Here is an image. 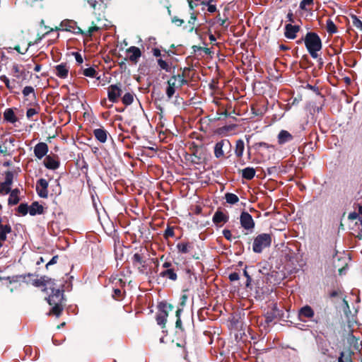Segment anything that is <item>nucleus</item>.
I'll return each mask as SVG.
<instances>
[{
    "label": "nucleus",
    "instance_id": "1",
    "mask_svg": "<svg viewBox=\"0 0 362 362\" xmlns=\"http://www.w3.org/2000/svg\"><path fill=\"white\" fill-rule=\"evenodd\" d=\"M49 290L51 291V294L48 296L47 300L49 305L53 306L49 315H54L59 317L63 310V291L61 290L59 286H56V285L52 286V288H49Z\"/></svg>",
    "mask_w": 362,
    "mask_h": 362
},
{
    "label": "nucleus",
    "instance_id": "2",
    "mask_svg": "<svg viewBox=\"0 0 362 362\" xmlns=\"http://www.w3.org/2000/svg\"><path fill=\"white\" fill-rule=\"evenodd\" d=\"M303 40L310 55L313 59H316L318 57V52L321 50L322 47V40L319 35L315 33L308 32Z\"/></svg>",
    "mask_w": 362,
    "mask_h": 362
},
{
    "label": "nucleus",
    "instance_id": "3",
    "mask_svg": "<svg viewBox=\"0 0 362 362\" xmlns=\"http://www.w3.org/2000/svg\"><path fill=\"white\" fill-rule=\"evenodd\" d=\"M272 244V236L268 233L258 235L253 241L252 250L255 253H261L264 249L269 247Z\"/></svg>",
    "mask_w": 362,
    "mask_h": 362
},
{
    "label": "nucleus",
    "instance_id": "4",
    "mask_svg": "<svg viewBox=\"0 0 362 362\" xmlns=\"http://www.w3.org/2000/svg\"><path fill=\"white\" fill-rule=\"evenodd\" d=\"M187 83L183 75H174L168 81V87L166 88V95L170 98L175 94V89Z\"/></svg>",
    "mask_w": 362,
    "mask_h": 362
},
{
    "label": "nucleus",
    "instance_id": "5",
    "mask_svg": "<svg viewBox=\"0 0 362 362\" xmlns=\"http://www.w3.org/2000/svg\"><path fill=\"white\" fill-rule=\"evenodd\" d=\"M13 180V174L11 171H6L5 173V180L0 183V194H7L11 189V185Z\"/></svg>",
    "mask_w": 362,
    "mask_h": 362
},
{
    "label": "nucleus",
    "instance_id": "6",
    "mask_svg": "<svg viewBox=\"0 0 362 362\" xmlns=\"http://www.w3.org/2000/svg\"><path fill=\"white\" fill-rule=\"evenodd\" d=\"M168 308L171 309L172 306L170 305H167L166 303H161L159 305V312L156 316V322L159 325L164 327L167 322V318L168 316Z\"/></svg>",
    "mask_w": 362,
    "mask_h": 362
},
{
    "label": "nucleus",
    "instance_id": "7",
    "mask_svg": "<svg viewBox=\"0 0 362 362\" xmlns=\"http://www.w3.org/2000/svg\"><path fill=\"white\" fill-rule=\"evenodd\" d=\"M240 222L241 226L247 230H252L255 228V222L252 216L245 211H243L240 214Z\"/></svg>",
    "mask_w": 362,
    "mask_h": 362
},
{
    "label": "nucleus",
    "instance_id": "8",
    "mask_svg": "<svg viewBox=\"0 0 362 362\" xmlns=\"http://www.w3.org/2000/svg\"><path fill=\"white\" fill-rule=\"evenodd\" d=\"M132 262L133 266L138 269L139 273H144L146 268V261L141 254L135 253L132 258Z\"/></svg>",
    "mask_w": 362,
    "mask_h": 362
},
{
    "label": "nucleus",
    "instance_id": "9",
    "mask_svg": "<svg viewBox=\"0 0 362 362\" xmlns=\"http://www.w3.org/2000/svg\"><path fill=\"white\" fill-rule=\"evenodd\" d=\"M126 52L128 54L129 60L134 64H136L141 57V49L135 46H131Z\"/></svg>",
    "mask_w": 362,
    "mask_h": 362
},
{
    "label": "nucleus",
    "instance_id": "10",
    "mask_svg": "<svg viewBox=\"0 0 362 362\" xmlns=\"http://www.w3.org/2000/svg\"><path fill=\"white\" fill-rule=\"evenodd\" d=\"M121 93L122 90L117 85H111L108 87L107 97L112 103H116Z\"/></svg>",
    "mask_w": 362,
    "mask_h": 362
},
{
    "label": "nucleus",
    "instance_id": "11",
    "mask_svg": "<svg viewBox=\"0 0 362 362\" xmlns=\"http://www.w3.org/2000/svg\"><path fill=\"white\" fill-rule=\"evenodd\" d=\"M34 284L36 286H45L44 291L47 292L49 288H52V286H55L56 283L54 279L43 276L35 280Z\"/></svg>",
    "mask_w": 362,
    "mask_h": 362
},
{
    "label": "nucleus",
    "instance_id": "12",
    "mask_svg": "<svg viewBox=\"0 0 362 362\" xmlns=\"http://www.w3.org/2000/svg\"><path fill=\"white\" fill-rule=\"evenodd\" d=\"M48 182L45 179L41 178L37 182L36 189L40 197L46 198L48 195Z\"/></svg>",
    "mask_w": 362,
    "mask_h": 362
},
{
    "label": "nucleus",
    "instance_id": "13",
    "mask_svg": "<svg viewBox=\"0 0 362 362\" xmlns=\"http://www.w3.org/2000/svg\"><path fill=\"white\" fill-rule=\"evenodd\" d=\"M299 30V25H293L291 23L286 24L285 26L284 35L287 39L293 40L296 37L297 33Z\"/></svg>",
    "mask_w": 362,
    "mask_h": 362
},
{
    "label": "nucleus",
    "instance_id": "14",
    "mask_svg": "<svg viewBox=\"0 0 362 362\" xmlns=\"http://www.w3.org/2000/svg\"><path fill=\"white\" fill-rule=\"evenodd\" d=\"M48 149L46 143L40 142L34 147V154L38 159H42L47 153Z\"/></svg>",
    "mask_w": 362,
    "mask_h": 362
},
{
    "label": "nucleus",
    "instance_id": "15",
    "mask_svg": "<svg viewBox=\"0 0 362 362\" xmlns=\"http://www.w3.org/2000/svg\"><path fill=\"white\" fill-rule=\"evenodd\" d=\"M69 68L66 64H60L55 66L56 76L61 78H66L68 76Z\"/></svg>",
    "mask_w": 362,
    "mask_h": 362
},
{
    "label": "nucleus",
    "instance_id": "16",
    "mask_svg": "<svg viewBox=\"0 0 362 362\" xmlns=\"http://www.w3.org/2000/svg\"><path fill=\"white\" fill-rule=\"evenodd\" d=\"M4 119L6 122L11 124H15L18 121V117L13 108H7L5 110L4 112Z\"/></svg>",
    "mask_w": 362,
    "mask_h": 362
},
{
    "label": "nucleus",
    "instance_id": "17",
    "mask_svg": "<svg viewBox=\"0 0 362 362\" xmlns=\"http://www.w3.org/2000/svg\"><path fill=\"white\" fill-rule=\"evenodd\" d=\"M93 135L100 143H105L107 141V132L103 128L94 129Z\"/></svg>",
    "mask_w": 362,
    "mask_h": 362
},
{
    "label": "nucleus",
    "instance_id": "18",
    "mask_svg": "<svg viewBox=\"0 0 362 362\" xmlns=\"http://www.w3.org/2000/svg\"><path fill=\"white\" fill-rule=\"evenodd\" d=\"M278 143L279 144H284L293 139V136L286 130H281L277 136Z\"/></svg>",
    "mask_w": 362,
    "mask_h": 362
},
{
    "label": "nucleus",
    "instance_id": "19",
    "mask_svg": "<svg viewBox=\"0 0 362 362\" xmlns=\"http://www.w3.org/2000/svg\"><path fill=\"white\" fill-rule=\"evenodd\" d=\"M44 165L48 169L55 170L59 168V163L53 157L47 156L44 160Z\"/></svg>",
    "mask_w": 362,
    "mask_h": 362
},
{
    "label": "nucleus",
    "instance_id": "20",
    "mask_svg": "<svg viewBox=\"0 0 362 362\" xmlns=\"http://www.w3.org/2000/svg\"><path fill=\"white\" fill-rule=\"evenodd\" d=\"M226 144H230L228 140H221L216 144L214 147V155L216 158H221L223 156L224 152L223 147Z\"/></svg>",
    "mask_w": 362,
    "mask_h": 362
},
{
    "label": "nucleus",
    "instance_id": "21",
    "mask_svg": "<svg viewBox=\"0 0 362 362\" xmlns=\"http://www.w3.org/2000/svg\"><path fill=\"white\" fill-rule=\"evenodd\" d=\"M10 195L8 199V205H16L17 204L19 201V194H20V190L18 189H14L11 190L10 192Z\"/></svg>",
    "mask_w": 362,
    "mask_h": 362
},
{
    "label": "nucleus",
    "instance_id": "22",
    "mask_svg": "<svg viewBox=\"0 0 362 362\" xmlns=\"http://www.w3.org/2000/svg\"><path fill=\"white\" fill-rule=\"evenodd\" d=\"M228 220V216L221 211H216L213 216V222L216 224L226 223Z\"/></svg>",
    "mask_w": 362,
    "mask_h": 362
},
{
    "label": "nucleus",
    "instance_id": "23",
    "mask_svg": "<svg viewBox=\"0 0 362 362\" xmlns=\"http://www.w3.org/2000/svg\"><path fill=\"white\" fill-rule=\"evenodd\" d=\"M11 232V227L6 224L5 226L1 227V231H0V248L3 247L4 242L7 239V235Z\"/></svg>",
    "mask_w": 362,
    "mask_h": 362
},
{
    "label": "nucleus",
    "instance_id": "24",
    "mask_svg": "<svg viewBox=\"0 0 362 362\" xmlns=\"http://www.w3.org/2000/svg\"><path fill=\"white\" fill-rule=\"evenodd\" d=\"M43 213V206L38 202H33L29 207V214L31 216L42 214Z\"/></svg>",
    "mask_w": 362,
    "mask_h": 362
},
{
    "label": "nucleus",
    "instance_id": "25",
    "mask_svg": "<svg viewBox=\"0 0 362 362\" xmlns=\"http://www.w3.org/2000/svg\"><path fill=\"white\" fill-rule=\"evenodd\" d=\"M11 71L12 75L17 78H20L25 74L24 70L22 69L21 66L18 64H13L12 65Z\"/></svg>",
    "mask_w": 362,
    "mask_h": 362
},
{
    "label": "nucleus",
    "instance_id": "26",
    "mask_svg": "<svg viewBox=\"0 0 362 362\" xmlns=\"http://www.w3.org/2000/svg\"><path fill=\"white\" fill-rule=\"evenodd\" d=\"M299 315L301 317L311 318L314 316V311L310 306L305 305L300 310Z\"/></svg>",
    "mask_w": 362,
    "mask_h": 362
},
{
    "label": "nucleus",
    "instance_id": "27",
    "mask_svg": "<svg viewBox=\"0 0 362 362\" xmlns=\"http://www.w3.org/2000/svg\"><path fill=\"white\" fill-rule=\"evenodd\" d=\"M256 171L252 167H247L242 170V176L243 178L250 180L255 176Z\"/></svg>",
    "mask_w": 362,
    "mask_h": 362
},
{
    "label": "nucleus",
    "instance_id": "28",
    "mask_svg": "<svg viewBox=\"0 0 362 362\" xmlns=\"http://www.w3.org/2000/svg\"><path fill=\"white\" fill-rule=\"evenodd\" d=\"M245 150V144L242 139H238L235 144V153L238 158H241Z\"/></svg>",
    "mask_w": 362,
    "mask_h": 362
},
{
    "label": "nucleus",
    "instance_id": "29",
    "mask_svg": "<svg viewBox=\"0 0 362 362\" xmlns=\"http://www.w3.org/2000/svg\"><path fill=\"white\" fill-rule=\"evenodd\" d=\"M100 29V27L96 25L94 23H92V25L89 27L87 30L83 31L81 29H80V33H81L83 35L86 37H91L93 33L98 31Z\"/></svg>",
    "mask_w": 362,
    "mask_h": 362
},
{
    "label": "nucleus",
    "instance_id": "30",
    "mask_svg": "<svg viewBox=\"0 0 362 362\" xmlns=\"http://www.w3.org/2000/svg\"><path fill=\"white\" fill-rule=\"evenodd\" d=\"M160 275L163 277H166L170 280L175 281L177 279V274L172 269H168L165 271L161 272Z\"/></svg>",
    "mask_w": 362,
    "mask_h": 362
},
{
    "label": "nucleus",
    "instance_id": "31",
    "mask_svg": "<svg viewBox=\"0 0 362 362\" xmlns=\"http://www.w3.org/2000/svg\"><path fill=\"white\" fill-rule=\"evenodd\" d=\"M226 202L230 204H235L238 202V197L233 193H226L225 195Z\"/></svg>",
    "mask_w": 362,
    "mask_h": 362
},
{
    "label": "nucleus",
    "instance_id": "32",
    "mask_svg": "<svg viewBox=\"0 0 362 362\" xmlns=\"http://www.w3.org/2000/svg\"><path fill=\"white\" fill-rule=\"evenodd\" d=\"M326 26H327V31L329 33L333 34V33H337V27L332 20L328 19L327 21Z\"/></svg>",
    "mask_w": 362,
    "mask_h": 362
},
{
    "label": "nucleus",
    "instance_id": "33",
    "mask_svg": "<svg viewBox=\"0 0 362 362\" xmlns=\"http://www.w3.org/2000/svg\"><path fill=\"white\" fill-rule=\"evenodd\" d=\"M177 247L180 252L187 253L189 250L190 245L187 243H180L177 244Z\"/></svg>",
    "mask_w": 362,
    "mask_h": 362
},
{
    "label": "nucleus",
    "instance_id": "34",
    "mask_svg": "<svg viewBox=\"0 0 362 362\" xmlns=\"http://www.w3.org/2000/svg\"><path fill=\"white\" fill-rule=\"evenodd\" d=\"M0 80L4 82L6 86V88L9 90H13L15 88V85L13 83H11L10 80L5 75H2L0 76Z\"/></svg>",
    "mask_w": 362,
    "mask_h": 362
},
{
    "label": "nucleus",
    "instance_id": "35",
    "mask_svg": "<svg viewBox=\"0 0 362 362\" xmlns=\"http://www.w3.org/2000/svg\"><path fill=\"white\" fill-rule=\"evenodd\" d=\"M133 100L134 96L130 93H125L122 98V103L126 105H131L133 103Z\"/></svg>",
    "mask_w": 362,
    "mask_h": 362
},
{
    "label": "nucleus",
    "instance_id": "36",
    "mask_svg": "<svg viewBox=\"0 0 362 362\" xmlns=\"http://www.w3.org/2000/svg\"><path fill=\"white\" fill-rule=\"evenodd\" d=\"M197 21V16L194 14V13H192L190 16V18L188 21L189 24V30L190 32L193 31L194 29V24Z\"/></svg>",
    "mask_w": 362,
    "mask_h": 362
},
{
    "label": "nucleus",
    "instance_id": "37",
    "mask_svg": "<svg viewBox=\"0 0 362 362\" xmlns=\"http://www.w3.org/2000/svg\"><path fill=\"white\" fill-rule=\"evenodd\" d=\"M83 75L87 77L94 78L96 76V71L93 67H89L83 70Z\"/></svg>",
    "mask_w": 362,
    "mask_h": 362
},
{
    "label": "nucleus",
    "instance_id": "38",
    "mask_svg": "<svg viewBox=\"0 0 362 362\" xmlns=\"http://www.w3.org/2000/svg\"><path fill=\"white\" fill-rule=\"evenodd\" d=\"M23 94L25 97L32 95L34 98H35V90L32 86H25L23 90Z\"/></svg>",
    "mask_w": 362,
    "mask_h": 362
},
{
    "label": "nucleus",
    "instance_id": "39",
    "mask_svg": "<svg viewBox=\"0 0 362 362\" xmlns=\"http://www.w3.org/2000/svg\"><path fill=\"white\" fill-rule=\"evenodd\" d=\"M313 4V0H302L300 3V8L302 10L307 11L308 8Z\"/></svg>",
    "mask_w": 362,
    "mask_h": 362
},
{
    "label": "nucleus",
    "instance_id": "40",
    "mask_svg": "<svg viewBox=\"0 0 362 362\" xmlns=\"http://www.w3.org/2000/svg\"><path fill=\"white\" fill-rule=\"evenodd\" d=\"M158 64L159 65V66L160 67L161 69H163L166 71H170V65L168 64V62H166L165 61L163 60L162 59H158Z\"/></svg>",
    "mask_w": 362,
    "mask_h": 362
},
{
    "label": "nucleus",
    "instance_id": "41",
    "mask_svg": "<svg viewBox=\"0 0 362 362\" xmlns=\"http://www.w3.org/2000/svg\"><path fill=\"white\" fill-rule=\"evenodd\" d=\"M18 211L19 214L25 216L29 212V208L25 204H21L18 207Z\"/></svg>",
    "mask_w": 362,
    "mask_h": 362
},
{
    "label": "nucleus",
    "instance_id": "42",
    "mask_svg": "<svg viewBox=\"0 0 362 362\" xmlns=\"http://www.w3.org/2000/svg\"><path fill=\"white\" fill-rule=\"evenodd\" d=\"M254 147L257 149L259 148V147H263V148H265L267 149H269V148H272L273 150H274V146L273 145H271V144H269L267 143H265V142H259V143H257L254 145Z\"/></svg>",
    "mask_w": 362,
    "mask_h": 362
},
{
    "label": "nucleus",
    "instance_id": "43",
    "mask_svg": "<svg viewBox=\"0 0 362 362\" xmlns=\"http://www.w3.org/2000/svg\"><path fill=\"white\" fill-rule=\"evenodd\" d=\"M89 5L94 9H96L98 6H100L102 0H86Z\"/></svg>",
    "mask_w": 362,
    "mask_h": 362
},
{
    "label": "nucleus",
    "instance_id": "44",
    "mask_svg": "<svg viewBox=\"0 0 362 362\" xmlns=\"http://www.w3.org/2000/svg\"><path fill=\"white\" fill-rule=\"evenodd\" d=\"M37 113V111L35 108H29L27 110L26 116L28 119L32 118Z\"/></svg>",
    "mask_w": 362,
    "mask_h": 362
},
{
    "label": "nucleus",
    "instance_id": "45",
    "mask_svg": "<svg viewBox=\"0 0 362 362\" xmlns=\"http://www.w3.org/2000/svg\"><path fill=\"white\" fill-rule=\"evenodd\" d=\"M223 235L224 238L226 239H227L228 240H232V233L230 230L224 229L223 230Z\"/></svg>",
    "mask_w": 362,
    "mask_h": 362
},
{
    "label": "nucleus",
    "instance_id": "46",
    "mask_svg": "<svg viewBox=\"0 0 362 362\" xmlns=\"http://www.w3.org/2000/svg\"><path fill=\"white\" fill-rule=\"evenodd\" d=\"M113 298L116 300L119 299L122 297V291L119 288L114 289Z\"/></svg>",
    "mask_w": 362,
    "mask_h": 362
},
{
    "label": "nucleus",
    "instance_id": "47",
    "mask_svg": "<svg viewBox=\"0 0 362 362\" xmlns=\"http://www.w3.org/2000/svg\"><path fill=\"white\" fill-rule=\"evenodd\" d=\"M354 25L358 29L362 30V21L357 18H354L353 20Z\"/></svg>",
    "mask_w": 362,
    "mask_h": 362
},
{
    "label": "nucleus",
    "instance_id": "48",
    "mask_svg": "<svg viewBox=\"0 0 362 362\" xmlns=\"http://www.w3.org/2000/svg\"><path fill=\"white\" fill-rule=\"evenodd\" d=\"M228 278H229L230 281H238L240 277H239V274L237 272H233L229 274Z\"/></svg>",
    "mask_w": 362,
    "mask_h": 362
},
{
    "label": "nucleus",
    "instance_id": "49",
    "mask_svg": "<svg viewBox=\"0 0 362 362\" xmlns=\"http://www.w3.org/2000/svg\"><path fill=\"white\" fill-rule=\"evenodd\" d=\"M243 274H244L245 276L247 278L246 287H249L251 284L252 279H251L250 276L248 274L246 269H244Z\"/></svg>",
    "mask_w": 362,
    "mask_h": 362
},
{
    "label": "nucleus",
    "instance_id": "50",
    "mask_svg": "<svg viewBox=\"0 0 362 362\" xmlns=\"http://www.w3.org/2000/svg\"><path fill=\"white\" fill-rule=\"evenodd\" d=\"M187 296L186 294H182L180 299V304L182 307H184L186 304L187 300Z\"/></svg>",
    "mask_w": 362,
    "mask_h": 362
},
{
    "label": "nucleus",
    "instance_id": "51",
    "mask_svg": "<svg viewBox=\"0 0 362 362\" xmlns=\"http://www.w3.org/2000/svg\"><path fill=\"white\" fill-rule=\"evenodd\" d=\"M74 56H75V59H76V61L79 64H82V63H83V62L82 56H81L79 53H78V52H75V53H74Z\"/></svg>",
    "mask_w": 362,
    "mask_h": 362
},
{
    "label": "nucleus",
    "instance_id": "52",
    "mask_svg": "<svg viewBox=\"0 0 362 362\" xmlns=\"http://www.w3.org/2000/svg\"><path fill=\"white\" fill-rule=\"evenodd\" d=\"M173 22L175 23L177 25L180 26L183 24L184 21L182 19H180L177 17H174L173 18Z\"/></svg>",
    "mask_w": 362,
    "mask_h": 362
},
{
    "label": "nucleus",
    "instance_id": "53",
    "mask_svg": "<svg viewBox=\"0 0 362 362\" xmlns=\"http://www.w3.org/2000/svg\"><path fill=\"white\" fill-rule=\"evenodd\" d=\"M207 10L209 13H214L216 11V6L211 3H209Z\"/></svg>",
    "mask_w": 362,
    "mask_h": 362
},
{
    "label": "nucleus",
    "instance_id": "54",
    "mask_svg": "<svg viewBox=\"0 0 362 362\" xmlns=\"http://www.w3.org/2000/svg\"><path fill=\"white\" fill-rule=\"evenodd\" d=\"M57 259H58L57 256H54L51 259V260L47 264L46 267H47L49 265H52V264L57 263Z\"/></svg>",
    "mask_w": 362,
    "mask_h": 362
},
{
    "label": "nucleus",
    "instance_id": "55",
    "mask_svg": "<svg viewBox=\"0 0 362 362\" xmlns=\"http://www.w3.org/2000/svg\"><path fill=\"white\" fill-rule=\"evenodd\" d=\"M18 53L21 54H25L28 49V47L25 48L24 50H21V47L20 46H16L15 48H14Z\"/></svg>",
    "mask_w": 362,
    "mask_h": 362
},
{
    "label": "nucleus",
    "instance_id": "56",
    "mask_svg": "<svg viewBox=\"0 0 362 362\" xmlns=\"http://www.w3.org/2000/svg\"><path fill=\"white\" fill-rule=\"evenodd\" d=\"M153 56H155L156 57H160L161 55L160 50L158 48H154L153 49Z\"/></svg>",
    "mask_w": 362,
    "mask_h": 362
},
{
    "label": "nucleus",
    "instance_id": "57",
    "mask_svg": "<svg viewBox=\"0 0 362 362\" xmlns=\"http://www.w3.org/2000/svg\"><path fill=\"white\" fill-rule=\"evenodd\" d=\"M358 214L356 212H354V213L349 214V218L350 220H355L358 218Z\"/></svg>",
    "mask_w": 362,
    "mask_h": 362
},
{
    "label": "nucleus",
    "instance_id": "58",
    "mask_svg": "<svg viewBox=\"0 0 362 362\" xmlns=\"http://www.w3.org/2000/svg\"><path fill=\"white\" fill-rule=\"evenodd\" d=\"M189 6L191 8V10H194V7L197 6V4H195L193 2V0H188Z\"/></svg>",
    "mask_w": 362,
    "mask_h": 362
},
{
    "label": "nucleus",
    "instance_id": "59",
    "mask_svg": "<svg viewBox=\"0 0 362 362\" xmlns=\"http://www.w3.org/2000/svg\"><path fill=\"white\" fill-rule=\"evenodd\" d=\"M176 327H177V328H179V329H182V321H181V319H180V318H178V319H177V320H176Z\"/></svg>",
    "mask_w": 362,
    "mask_h": 362
},
{
    "label": "nucleus",
    "instance_id": "60",
    "mask_svg": "<svg viewBox=\"0 0 362 362\" xmlns=\"http://www.w3.org/2000/svg\"><path fill=\"white\" fill-rule=\"evenodd\" d=\"M343 353L341 354V356L339 358L338 362H351L350 359L346 358V360L343 359Z\"/></svg>",
    "mask_w": 362,
    "mask_h": 362
},
{
    "label": "nucleus",
    "instance_id": "61",
    "mask_svg": "<svg viewBox=\"0 0 362 362\" xmlns=\"http://www.w3.org/2000/svg\"><path fill=\"white\" fill-rule=\"evenodd\" d=\"M182 311V308H178L176 311V317L177 318H180V315H181V313Z\"/></svg>",
    "mask_w": 362,
    "mask_h": 362
},
{
    "label": "nucleus",
    "instance_id": "62",
    "mask_svg": "<svg viewBox=\"0 0 362 362\" xmlns=\"http://www.w3.org/2000/svg\"><path fill=\"white\" fill-rule=\"evenodd\" d=\"M287 18L288 19L289 21L293 22V13H292V12H288V13L287 14Z\"/></svg>",
    "mask_w": 362,
    "mask_h": 362
},
{
    "label": "nucleus",
    "instance_id": "63",
    "mask_svg": "<svg viewBox=\"0 0 362 362\" xmlns=\"http://www.w3.org/2000/svg\"><path fill=\"white\" fill-rule=\"evenodd\" d=\"M40 69H41V66H40V64H37V65L35 66V68H34V70H35V71H36V72L40 71Z\"/></svg>",
    "mask_w": 362,
    "mask_h": 362
},
{
    "label": "nucleus",
    "instance_id": "64",
    "mask_svg": "<svg viewBox=\"0 0 362 362\" xmlns=\"http://www.w3.org/2000/svg\"><path fill=\"white\" fill-rule=\"evenodd\" d=\"M170 265H171L170 262H165V263L163 264V267L164 268H167V269H168V268H169V267H170Z\"/></svg>",
    "mask_w": 362,
    "mask_h": 362
}]
</instances>
